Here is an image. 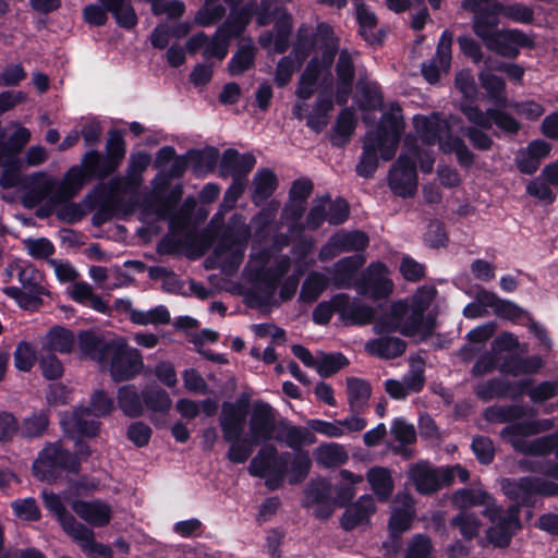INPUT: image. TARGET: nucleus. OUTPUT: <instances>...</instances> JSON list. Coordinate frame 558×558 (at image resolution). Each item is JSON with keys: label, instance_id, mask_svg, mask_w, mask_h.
<instances>
[{"label": "nucleus", "instance_id": "obj_10", "mask_svg": "<svg viewBox=\"0 0 558 558\" xmlns=\"http://www.w3.org/2000/svg\"><path fill=\"white\" fill-rule=\"evenodd\" d=\"M253 5L248 4L239 15L232 14L226 25L219 28L213 38L199 33L187 41L190 51L203 50L206 58L223 59L228 53L229 40L243 32L250 21Z\"/></svg>", "mask_w": 558, "mask_h": 558}, {"label": "nucleus", "instance_id": "obj_5", "mask_svg": "<svg viewBox=\"0 0 558 558\" xmlns=\"http://www.w3.org/2000/svg\"><path fill=\"white\" fill-rule=\"evenodd\" d=\"M414 128L420 140L430 146L436 143L444 153H454L458 161L463 166L473 163V154L460 137L451 135L452 128L459 123V119L450 117L441 119L439 114L415 116Z\"/></svg>", "mask_w": 558, "mask_h": 558}, {"label": "nucleus", "instance_id": "obj_18", "mask_svg": "<svg viewBox=\"0 0 558 558\" xmlns=\"http://www.w3.org/2000/svg\"><path fill=\"white\" fill-rule=\"evenodd\" d=\"M104 8L89 4L84 9L85 21L92 25H104L107 22V11L112 13L117 23L125 28L136 25L137 16L130 0H99Z\"/></svg>", "mask_w": 558, "mask_h": 558}, {"label": "nucleus", "instance_id": "obj_61", "mask_svg": "<svg viewBox=\"0 0 558 558\" xmlns=\"http://www.w3.org/2000/svg\"><path fill=\"white\" fill-rule=\"evenodd\" d=\"M405 389L409 390L410 393L418 392L425 383L424 378V362L420 357H413L410 360V371L402 378Z\"/></svg>", "mask_w": 558, "mask_h": 558}, {"label": "nucleus", "instance_id": "obj_28", "mask_svg": "<svg viewBox=\"0 0 558 558\" xmlns=\"http://www.w3.org/2000/svg\"><path fill=\"white\" fill-rule=\"evenodd\" d=\"M415 510L413 499L408 494H398L389 520V529L392 535H399L411 527Z\"/></svg>", "mask_w": 558, "mask_h": 558}, {"label": "nucleus", "instance_id": "obj_33", "mask_svg": "<svg viewBox=\"0 0 558 558\" xmlns=\"http://www.w3.org/2000/svg\"><path fill=\"white\" fill-rule=\"evenodd\" d=\"M375 501L372 496L364 495L354 504L349 506L341 519V526L347 530H353L360 524L366 523L369 517L375 512Z\"/></svg>", "mask_w": 558, "mask_h": 558}, {"label": "nucleus", "instance_id": "obj_19", "mask_svg": "<svg viewBox=\"0 0 558 558\" xmlns=\"http://www.w3.org/2000/svg\"><path fill=\"white\" fill-rule=\"evenodd\" d=\"M58 191V180L45 172H36L24 178L23 201L26 206L34 207L43 202L50 206L61 204Z\"/></svg>", "mask_w": 558, "mask_h": 558}, {"label": "nucleus", "instance_id": "obj_64", "mask_svg": "<svg viewBox=\"0 0 558 558\" xmlns=\"http://www.w3.org/2000/svg\"><path fill=\"white\" fill-rule=\"evenodd\" d=\"M23 246L27 254L36 259H46L54 253L53 244L46 238L25 239Z\"/></svg>", "mask_w": 558, "mask_h": 558}, {"label": "nucleus", "instance_id": "obj_52", "mask_svg": "<svg viewBox=\"0 0 558 558\" xmlns=\"http://www.w3.org/2000/svg\"><path fill=\"white\" fill-rule=\"evenodd\" d=\"M375 316V310L366 304L351 302L348 295V302L342 310V319L355 325L369 324Z\"/></svg>", "mask_w": 558, "mask_h": 558}, {"label": "nucleus", "instance_id": "obj_44", "mask_svg": "<svg viewBox=\"0 0 558 558\" xmlns=\"http://www.w3.org/2000/svg\"><path fill=\"white\" fill-rule=\"evenodd\" d=\"M88 178L85 175L84 170L78 167H72L64 175L61 182L58 181L59 198L61 203L68 202L73 198L83 185L87 182Z\"/></svg>", "mask_w": 558, "mask_h": 558}, {"label": "nucleus", "instance_id": "obj_53", "mask_svg": "<svg viewBox=\"0 0 558 558\" xmlns=\"http://www.w3.org/2000/svg\"><path fill=\"white\" fill-rule=\"evenodd\" d=\"M526 385L527 383H522L519 391L512 392L510 386L507 385L505 381L497 379L488 380L477 386L476 395L485 400L505 396L515 397L517 395H521L524 391Z\"/></svg>", "mask_w": 558, "mask_h": 558}, {"label": "nucleus", "instance_id": "obj_62", "mask_svg": "<svg viewBox=\"0 0 558 558\" xmlns=\"http://www.w3.org/2000/svg\"><path fill=\"white\" fill-rule=\"evenodd\" d=\"M332 107L331 98L320 95L316 100L314 111L307 118V124L315 130L324 128L327 124V116L332 110Z\"/></svg>", "mask_w": 558, "mask_h": 558}, {"label": "nucleus", "instance_id": "obj_51", "mask_svg": "<svg viewBox=\"0 0 558 558\" xmlns=\"http://www.w3.org/2000/svg\"><path fill=\"white\" fill-rule=\"evenodd\" d=\"M493 13H498L501 16L511 20L512 22L523 24L531 23L534 17L533 10L530 7L519 2L509 4L495 3L493 5Z\"/></svg>", "mask_w": 558, "mask_h": 558}, {"label": "nucleus", "instance_id": "obj_37", "mask_svg": "<svg viewBox=\"0 0 558 558\" xmlns=\"http://www.w3.org/2000/svg\"><path fill=\"white\" fill-rule=\"evenodd\" d=\"M75 342L76 338L71 330L61 326H54L47 332L43 350L51 353H70Z\"/></svg>", "mask_w": 558, "mask_h": 558}, {"label": "nucleus", "instance_id": "obj_32", "mask_svg": "<svg viewBox=\"0 0 558 558\" xmlns=\"http://www.w3.org/2000/svg\"><path fill=\"white\" fill-rule=\"evenodd\" d=\"M72 509L82 520L95 526L108 524L112 512L110 506L100 500H78L73 502Z\"/></svg>", "mask_w": 558, "mask_h": 558}, {"label": "nucleus", "instance_id": "obj_48", "mask_svg": "<svg viewBox=\"0 0 558 558\" xmlns=\"http://www.w3.org/2000/svg\"><path fill=\"white\" fill-rule=\"evenodd\" d=\"M254 192L253 202L259 205L262 202L271 196L277 189V178L269 169H263L256 172L253 179Z\"/></svg>", "mask_w": 558, "mask_h": 558}, {"label": "nucleus", "instance_id": "obj_40", "mask_svg": "<svg viewBox=\"0 0 558 558\" xmlns=\"http://www.w3.org/2000/svg\"><path fill=\"white\" fill-rule=\"evenodd\" d=\"M336 70L338 76L337 102L344 105L351 93V83L354 76L353 63L348 52L340 53Z\"/></svg>", "mask_w": 558, "mask_h": 558}, {"label": "nucleus", "instance_id": "obj_21", "mask_svg": "<svg viewBox=\"0 0 558 558\" xmlns=\"http://www.w3.org/2000/svg\"><path fill=\"white\" fill-rule=\"evenodd\" d=\"M251 444H258L275 437L277 430L274 409L265 402L256 401L250 416Z\"/></svg>", "mask_w": 558, "mask_h": 558}, {"label": "nucleus", "instance_id": "obj_34", "mask_svg": "<svg viewBox=\"0 0 558 558\" xmlns=\"http://www.w3.org/2000/svg\"><path fill=\"white\" fill-rule=\"evenodd\" d=\"M451 502L461 511H469V509L477 506H482L484 509L490 508L496 504V500L490 494L481 488H463L452 494Z\"/></svg>", "mask_w": 558, "mask_h": 558}, {"label": "nucleus", "instance_id": "obj_27", "mask_svg": "<svg viewBox=\"0 0 558 558\" xmlns=\"http://www.w3.org/2000/svg\"><path fill=\"white\" fill-rule=\"evenodd\" d=\"M81 353L97 361L101 366L107 363L113 347V338L107 339L93 331H83L77 337Z\"/></svg>", "mask_w": 558, "mask_h": 558}, {"label": "nucleus", "instance_id": "obj_22", "mask_svg": "<svg viewBox=\"0 0 558 558\" xmlns=\"http://www.w3.org/2000/svg\"><path fill=\"white\" fill-rule=\"evenodd\" d=\"M305 28L299 32V38L292 53L282 58L276 69L275 82L279 87L288 84L294 71L302 64L307 57L310 50L314 47L315 41L304 35Z\"/></svg>", "mask_w": 558, "mask_h": 558}, {"label": "nucleus", "instance_id": "obj_24", "mask_svg": "<svg viewBox=\"0 0 558 558\" xmlns=\"http://www.w3.org/2000/svg\"><path fill=\"white\" fill-rule=\"evenodd\" d=\"M466 119L478 128L487 130L495 123L500 130L508 133H517L519 123L506 112L490 109L486 112L472 105H464L461 108Z\"/></svg>", "mask_w": 558, "mask_h": 558}, {"label": "nucleus", "instance_id": "obj_41", "mask_svg": "<svg viewBox=\"0 0 558 558\" xmlns=\"http://www.w3.org/2000/svg\"><path fill=\"white\" fill-rule=\"evenodd\" d=\"M356 20L360 24V34L369 44L380 41L377 32V17L368 5L360 0H354Z\"/></svg>", "mask_w": 558, "mask_h": 558}, {"label": "nucleus", "instance_id": "obj_57", "mask_svg": "<svg viewBox=\"0 0 558 558\" xmlns=\"http://www.w3.org/2000/svg\"><path fill=\"white\" fill-rule=\"evenodd\" d=\"M404 558H435L430 537L425 534L412 536L407 545Z\"/></svg>", "mask_w": 558, "mask_h": 558}, {"label": "nucleus", "instance_id": "obj_6", "mask_svg": "<svg viewBox=\"0 0 558 558\" xmlns=\"http://www.w3.org/2000/svg\"><path fill=\"white\" fill-rule=\"evenodd\" d=\"M290 267L288 257H280L274 264L259 266L258 260H251L247 269L250 286L246 288V299L252 306H266L276 303L275 294L280 278Z\"/></svg>", "mask_w": 558, "mask_h": 558}, {"label": "nucleus", "instance_id": "obj_46", "mask_svg": "<svg viewBox=\"0 0 558 558\" xmlns=\"http://www.w3.org/2000/svg\"><path fill=\"white\" fill-rule=\"evenodd\" d=\"M80 167L88 179L92 177L104 178L114 171L117 161L113 159L104 160L97 151L90 150L84 155Z\"/></svg>", "mask_w": 558, "mask_h": 558}, {"label": "nucleus", "instance_id": "obj_8", "mask_svg": "<svg viewBox=\"0 0 558 558\" xmlns=\"http://www.w3.org/2000/svg\"><path fill=\"white\" fill-rule=\"evenodd\" d=\"M315 45L322 51V59L318 60L317 57L312 59L300 77L296 96L303 100L312 97L317 80L323 76L324 72H328L333 62L339 44L331 26L325 23L318 24Z\"/></svg>", "mask_w": 558, "mask_h": 558}, {"label": "nucleus", "instance_id": "obj_1", "mask_svg": "<svg viewBox=\"0 0 558 558\" xmlns=\"http://www.w3.org/2000/svg\"><path fill=\"white\" fill-rule=\"evenodd\" d=\"M504 494L517 504L509 506L506 510L498 506L484 509L483 514L488 519L489 526L485 532V538L481 545H493L505 548L510 544L512 536L520 530V505H531L532 496H555L558 495V485L537 476H526L518 481L505 478L501 481Z\"/></svg>", "mask_w": 558, "mask_h": 558}, {"label": "nucleus", "instance_id": "obj_47", "mask_svg": "<svg viewBox=\"0 0 558 558\" xmlns=\"http://www.w3.org/2000/svg\"><path fill=\"white\" fill-rule=\"evenodd\" d=\"M313 454L315 461L325 468L337 466L348 460V452L344 447L336 442L318 446Z\"/></svg>", "mask_w": 558, "mask_h": 558}, {"label": "nucleus", "instance_id": "obj_14", "mask_svg": "<svg viewBox=\"0 0 558 558\" xmlns=\"http://www.w3.org/2000/svg\"><path fill=\"white\" fill-rule=\"evenodd\" d=\"M410 477L422 494H432L444 486L451 485L456 478L464 483L469 472L461 465L433 469L427 463H418L410 469Z\"/></svg>", "mask_w": 558, "mask_h": 558}, {"label": "nucleus", "instance_id": "obj_17", "mask_svg": "<svg viewBox=\"0 0 558 558\" xmlns=\"http://www.w3.org/2000/svg\"><path fill=\"white\" fill-rule=\"evenodd\" d=\"M77 459L63 450L59 442L49 444L38 454L33 464L36 477L50 481L56 477L59 470H77Z\"/></svg>", "mask_w": 558, "mask_h": 558}, {"label": "nucleus", "instance_id": "obj_26", "mask_svg": "<svg viewBox=\"0 0 558 558\" xmlns=\"http://www.w3.org/2000/svg\"><path fill=\"white\" fill-rule=\"evenodd\" d=\"M246 415V402L223 403L220 426L225 440H235L240 438L244 429Z\"/></svg>", "mask_w": 558, "mask_h": 558}, {"label": "nucleus", "instance_id": "obj_45", "mask_svg": "<svg viewBox=\"0 0 558 558\" xmlns=\"http://www.w3.org/2000/svg\"><path fill=\"white\" fill-rule=\"evenodd\" d=\"M450 526L456 529L464 541L477 537L482 529L478 515L471 511H460L450 520Z\"/></svg>", "mask_w": 558, "mask_h": 558}, {"label": "nucleus", "instance_id": "obj_56", "mask_svg": "<svg viewBox=\"0 0 558 558\" xmlns=\"http://www.w3.org/2000/svg\"><path fill=\"white\" fill-rule=\"evenodd\" d=\"M339 474L342 480V484L337 487L335 502L344 505L354 497V486L361 484L364 481V477L360 474H354L349 470H341Z\"/></svg>", "mask_w": 558, "mask_h": 558}, {"label": "nucleus", "instance_id": "obj_50", "mask_svg": "<svg viewBox=\"0 0 558 558\" xmlns=\"http://www.w3.org/2000/svg\"><path fill=\"white\" fill-rule=\"evenodd\" d=\"M118 404L125 415L134 417L143 413V402L133 385L122 386L118 390Z\"/></svg>", "mask_w": 558, "mask_h": 558}, {"label": "nucleus", "instance_id": "obj_43", "mask_svg": "<svg viewBox=\"0 0 558 558\" xmlns=\"http://www.w3.org/2000/svg\"><path fill=\"white\" fill-rule=\"evenodd\" d=\"M347 395L350 409L353 412L363 410L371 398V385L359 377H349L347 379Z\"/></svg>", "mask_w": 558, "mask_h": 558}, {"label": "nucleus", "instance_id": "obj_15", "mask_svg": "<svg viewBox=\"0 0 558 558\" xmlns=\"http://www.w3.org/2000/svg\"><path fill=\"white\" fill-rule=\"evenodd\" d=\"M102 367H107L114 381L128 380L138 375L143 367L141 352L128 345L123 338H113V347L108 361Z\"/></svg>", "mask_w": 558, "mask_h": 558}, {"label": "nucleus", "instance_id": "obj_31", "mask_svg": "<svg viewBox=\"0 0 558 558\" xmlns=\"http://www.w3.org/2000/svg\"><path fill=\"white\" fill-rule=\"evenodd\" d=\"M256 159L252 154L240 155L234 149H228L223 153L220 163V175L232 177L233 180L242 179L255 166Z\"/></svg>", "mask_w": 558, "mask_h": 558}, {"label": "nucleus", "instance_id": "obj_49", "mask_svg": "<svg viewBox=\"0 0 558 558\" xmlns=\"http://www.w3.org/2000/svg\"><path fill=\"white\" fill-rule=\"evenodd\" d=\"M348 302V294L339 293L333 295L329 301L320 302L313 311V320L316 324H327L337 312L342 317L343 306Z\"/></svg>", "mask_w": 558, "mask_h": 558}, {"label": "nucleus", "instance_id": "obj_13", "mask_svg": "<svg viewBox=\"0 0 558 558\" xmlns=\"http://www.w3.org/2000/svg\"><path fill=\"white\" fill-rule=\"evenodd\" d=\"M43 499L45 506L57 517L62 529L68 533L87 555L99 554L100 556H109L110 547L95 542L94 533L75 518L66 513L60 497L53 493L44 492Z\"/></svg>", "mask_w": 558, "mask_h": 558}, {"label": "nucleus", "instance_id": "obj_2", "mask_svg": "<svg viewBox=\"0 0 558 558\" xmlns=\"http://www.w3.org/2000/svg\"><path fill=\"white\" fill-rule=\"evenodd\" d=\"M433 287H422L413 295L411 303L405 300L393 302L389 310L376 319L374 331L378 335L399 330L407 337L426 338L434 328V319L425 316L435 298Z\"/></svg>", "mask_w": 558, "mask_h": 558}, {"label": "nucleus", "instance_id": "obj_55", "mask_svg": "<svg viewBox=\"0 0 558 558\" xmlns=\"http://www.w3.org/2000/svg\"><path fill=\"white\" fill-rule=\"evenodd\" d=\"M130 319L137 325H159L169 323L170 314L165 306L160 305L149 311L131 310Z\"/></svg>", "mask_w": 558, "mask_h": 558}, {"label": "nucleus", "instance_id": "obj_39", "mask_svg": "<svg viewBox=\"0 0 558 558\" xmlns=\"http://www.w3.org/2000/svg\"><path fill=\"white\" fill-rule=\"evenodd\" d=\"M496 70L495 61L492 58L485 60V68L478 73L482 87L487 92L488 96L497 104L504 105L505 82L493 73Z\"/></svg>", "mask_w": 558, "mask_h": 558}, {"label": "nucleus", "instance_id": "obj_11", "mask_svg": "<svg viewBox=\"0 0 558 558\" xmlns=\"http://www.w3.org/2000/svg\"><path fill=\"white\" fill-rule=\"evenodd\" d=\"M17 270L21 287H5L3 293L13 299L24 310H35L43 303V296L49 292L45 287V277L34 265L12 262L9 269Z\"/></svg>", "mask_w": 558, "mask_h": 558}, {"label": "nucleus", "instance_id": "obj_59", "mask_svg": "<svg viewBox=\"0 0 558 558\" xmlns=\"http://www.w3.org/2000/svg\"><path fill=\"white\" fill-rule=\"evenodd\" d=\"M142 397L146 407L154 412H166L172 404L168 392L158 387H147Z\"/></svg>", "mask_w": 558, "mask_h": 558}, {"label": "nucleus", "instance_id": "obj_35", "mask_svg": "<svg viewBox=\"0 0 558 558\" xmlns=\"http://www.w3.org/2000/svg\"><path fill=\"white\" fill-rule=\"evenodd\" d=\"M307 498L318 506L315 510V513L318 518L327 519L333 511V508L330 505L331 498V485L324 478H318L313 481L306 490Z\"/></svg>", "mask_w": 558, "mask_h": 558}, {"label": "nucleus", "instance_id": "obj_12", "mask_svg": "<svg viewBox=\"0 0 558 558\" xmlns=\"http://www.w3.org/2000/svg\"><path fill=\"white\" fill-rule=\"evenodd\" d=\"M113 408V400L102 390H98L92 396L90 408H80L71 413H64L61 424L64 432L72 437L75 435L95 436L98 432V423L90 418V415L105 416L110 414Z\"/></svg>", "mask_w": 558, "mask_h": 558}, {"label": "nucleus", "instance_id": "obj_38", "mask_svg": "<svg viewBox=\"0 0 558 558\" xmlns=\"http://www.w3.org/2000/svg\"><path fill=\"white\" fill-rule=\"evenodd\" d=\"M364 262L365 259L360 255L341 258L329 269L331 283L336 288L349 287L354 272Z\"/></svg>", "mask_w": 558, "mask_h": 558}, {"label": "nucleus", "instance_id": "obj_30", "mask_svg": "<svg viewBox=\"0 0 558 558\" xmlns=\"http://www.w3.org/2000/svg\"><path fill=\"white\" fill-rule=\"evenodd\" d=\"M550 146L543 140L531 142L527 147L520 149L515 156V165L520 172L531 174L535 172L542 159L548 156Z\"/></svg>", "mask_w": 558, "mask_h": 558}, {"label": "nucleus", "instance_id": "obj_29", "mask_svg": "<svg viewBox=\"0 0 558 558\" xmlns=\"http://www.w3.org/2000/svg\"><path fill=\"white\" fill-rule=\"evenodd\" d=\"M393 283L388 277V270L381 263L369 265L365 274L364 293L374 299L387 296L392 292Z\"/></svg>", "mask_w": 558, "mask_h": 558}, {"label": "nucleus", "instance_id": "obj_9", "mask_svg": "<svg viewBox=\"0 0 558 558\" xmlns=\"http://www.w3.org/2000/svg\"><path fill=\"white\" fill-rule=\"evenodd\" d=\"M554 418H543L526 423H517L505 427L501 435L517 450L525 454L542 456L553 450L558 444L555 435L529 440L525 437L551 429Z\"/></svg>", "mask_w": 558, "mask_h": 558}, {"label": "nucleus", "instance_id": "obj_16", "mask_svg": "<svg viewBox=\"0 0 558 558\" xmlns=\"http://www.w3.org/2000/svg\"><path fill=\"white\" fill-rule=\"evenodd\" d=\"M288 453L278 456L274 447H264L251 461L248 471L254 476L265 478L270 489H276L288 472Z\"/></svg>", "mask_w": 558, "mask_h": 558}, {"label": "nucleus", "instance_id": "obj_54", "mask_svg": "<svg viewBox=\"0 0 558 558\" xmlns=\"http://www.w3.org/2000/svg\"><path fill=\"white\" fill-rule=\"evenodd\" d=\"M329 283H331V278L329 279L320 272L313 271L303 282L300 296L304 301L314 302L326 290Z\"/></svg>", "mask_w": 558, "mask_h": 558}, {"label": "nucleus", "instance_id": "obj_23", "mask_svg": "<svg viewBox=\"0 0 558 558\" xmlns=\"http://www.w3.org/2000/svg\"><path fill=\"white\" fill-rule=\"evenodd\" d=\"M238 221L236 239L232 242L229 239H225L215 250L217 258L223 268L239 266L244 256L245 242L250 238L251 231L242 218L234 217V222L236 223Z\"/></svg>", "mask_w": 558, "mask_h": 558}, {"label": "nucleus", "instance_id": "obj_20", "mask_svg": "<svg viewBox=\"0 0 558 558\" xmlns=\"http://www.w3.org/2000/svg\"><path fill=\"white\" fill-rule=\"evenodd\" d=\"M453 35L450 31H444L436 49L435 56L422 64V75L430 83L436 84L442 75H447L451 68V47Z\"/></svg>", "mask_w": 558, "mask_h": 558}, {"label": "nucleus", "instance_id": "obj_7", "mask_svg": "<svg viewBox=\"0 0 558 558\" xmlns=\"http://www.w3.org/2000/svg\"><path fill=\"white\" fill-rule=\"evenodd\" d=\"M498 20L485 14L473 16L472 28L485 47L502 57L514 58L529 45L526 35L519 29H497Z\"/></svg>", "mask_w": 558, "mask_h": 558}, {"label": "nucleus", "instance_id": "obj_58", "mask_svg": "<svg viewBox=\"0 0 558 558\" xmlns=\"http://www.w3.org/2000/svg\"><path fill=\"white\" fill-rule=\"evenodd\" d=\"M542 367V360L537 356H532L529 359H511L510 361L505 362L500 366V371L506 374H510L513 376H520L524 374H531L536 372Z\"/></svg>", "mask_w": 558, "mask_h": 558}, {"label": "nucleus", "instance_id": "obj_4", "mask_svg": "<svg viewBox=\"0 0 558 558\" xmlns=\"http://www.w3.org/2000/svg\"><path fill=\"white\" fill-rule=\"evenodd\" d=\"M420 161L421 170L432 172L434 156L429 148H420L416 140L407 138L402 153L391 167L388 174V184L391 191L401 197L414 195L417 189L415 161Z\"/></svg>", "mask_w": 558, "mask_h": 558}, {"label": "nucleus", "instance_id": "obj_36", "mask_svg": "<svg viewBox=\"0 0 558 558\" xmlns=\"http://www.w3.org/2000/svg\"><path fill=\"white\" fill-rule=\"evenodd\" d=\"M365 350L371 355L380 359H395L405 351V342L397 337H380L365 343Z\"/></svg>", "mask_w": 558, "mask_h": 558}, {"label": "nucleus", "instance_id": "obj_60", "mask_svg": "<svg viewBox=\"0 0 558 558\" xmlns=\"http://www.w3.org/2000/svg\"><path fill=\"white\" fill-rule=\"evenodd\" d=\"M13 359L19 371L29 372L37 361L36 348L27 341H21L15 348Z\"/></svg>", "mask_w": 558, "mask_h": 558}, {"label": "nucleus", "instance_id": "obj_3", "mask_svg": "<svg viewBox=\"0 0 558 558\" xmlns=\"http://www.w3.org/2000/svg\"><path fill=\"white\" fill-rule=\"evenodd\" d=\"M403 129L401 109L392 107L383 116L379 126L366 135L363 154L356 166L359 175H373L378 166V154L384 160H390L395 156Z\"/></svg>", "mask_w": 558, "mask_h": 558}, {"label": "nucleus", "instance_id": "obj_63", "mask_svg": "<svg viewBox=\"0 0 558 558\" xmlns=\"http://www.w3.org/2000/svg\"><path fill=\"white\" fill-rule=\"evenodd\" d=\"M348 364V360L340 353L324 354L320 353L317 359L315 369L323 377H328Z\"/></svg>", "mask_w": 558, "mask_h": 558}, {"label": "nucleus", "instance_id": "obj_25", "mask_svg": "<svg viewBox=\"0 0 558 558\" xmlns=\"http://www.w3.org/2000/svg\"><path fill=\"white\" fill-rule=\"evenodd\" d=\"M5 133V142H0V162H12L29 143L32 133L20 122H11L5 131L1 130L0 136H4Z\"/></svg>", "mask_w": 558, "mask_h": 558}, {"label": "nucleus", "instance_id": "obj_42", "mask_svg": "<svg viewBox=\"0 0 558 558\" xmlns=\"http://www.w3.org/2000/svg\"><path fill=\"white\" fill-rule=\"evenodd\" d=\"M366 480L379 500L386 501L391 496L393 481L388 469L374 466L367 471Z\"/></svg>", "mask_w": 558, "mask_h": 558}]
</instances>
